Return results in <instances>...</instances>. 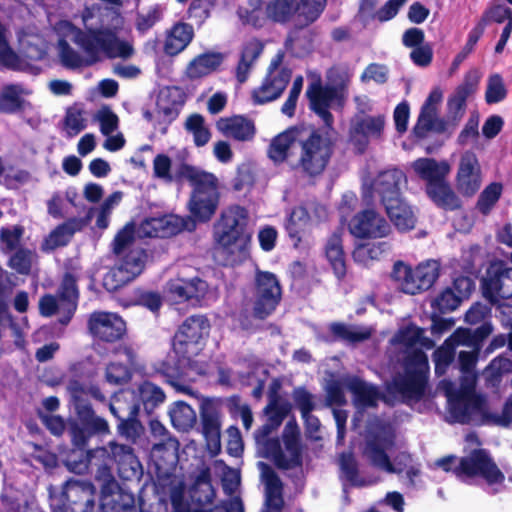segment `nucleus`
I'll return each mask as SVG.
<instances>
[{
	"label": "nucleus",
	"mask_w": 512,
	"mask_h": 512,
	"mask_svg": "<svg viewBox=\"0 0 512 512\" xmlns=\"http://www.w3.org/2000/svg\"><path fill=\"white\" fill-rule=\"evenodd\" d=\"M100 9L87 7L82 12V21L86 31L62 21L58 24V32L65 38L58 43V55L63 66L78 69L93 66L105 58H129L133 55V46L119 39L116 28L121 24L116 16L117 25L110 29L101 22V27L94 28L92 20L100 16Z\"/></svg>",
	"instance_id": "nucleus-1"
},
{
	"label": "nucleus",
	"mask_w": 512,
	"mask_h": 512,
	"mask_svg": "<svg viewBox=\"0 0 512 512\" xmlns=\"http://www.w3.org/2000/svg\"><path fill=\"white\" fill-rule=\"evenodd\" d=\"M476 362L477 351L460 352L459 364L463 373L461 387L457 388L447 380H443L439 386L447 398L449 412L457 422H466L472 413L480 411L484 405V399L474 391Z\"/></svg>",
	"instance_id": "nucleus-2"
},
{
	"label": "nucleus",
	"mask_w": 512,
	"mask_h": 512,
	"mask_svg": "<svg viewBox=\"0 0 512 512\" xmlns=\"http://www.w3.org/2000/svg\"><path fill=\"white\" fill-rule=\"evenodd\" d=\"M209 333V324L202 316L188 318L179 328L173 343V352L178 357L177 363L164 364L161 371L170 377L186 375V369H198L193 358L202 351Z\"/></svg>",
	"instance_id": "nucleus-3"
},
{
	"label": "nucleus",
	"mask_w": 512,
	"mask_h": 512,
	"mask_svg": "<svg viewBox=\"0 0 512 512\" xmlns=\"http://www.w3.org/2000/svg\"><path fill=\"white\" fill-rule=\"evenodd\" d=\"M193 187L188 210L195 221L207 222L216 213L220 202L221 185L218 178L194 166L183 164L177 172Z\"/></svg>",
	"instance_id": "nucleus-4"
},
{
	"label": "nucleus",
	"mask_w": 512,
	"mask_h": 512,
	"mask_svg": "<svg viewBox=\"0 0 512 512\" xmlns=\"http://www.w3.org/2000/svg\"><path fill=\"white\" fill-rule=\"evenodd\" d=\"M248 214L238 205L226 208L216 225L215 240L227 253L231 262L242 261L247 257L251 234L246 230Z\"/></svg>",
	"instance_id": "nucleus-5"
},
{
	"label": "nucleus",
	"mask_w": 512,
	"mask_h": 512,
	"mask_svg": "<svg viewBox=\"0 0 512 512\" xmlns=\"http://www.w3.org/2000/svg\"><path fill=\"white\" fill-rule=\"evenodd\" d=\"M467 455L462 457L457 466L456 475L459 477H482L489 485H500L505 476L498 468L489 453L478 448L480 442L475 434H468L465 439Z\"/></svg>",
	"instance_id": "nucleus-6"
},
{
	"label": "nucleus",
	"mask_w": 512,
	"mask_h": 512,
	"mask_svg": "<svg viewBox=\"0 0 512 512\" xmlns=\"http://www.w3.org/2000/svg\"><path fill=\"white\" fill-rule=\"evenodd\" d=\"M395 452L394 434L390 426H385L377 431L373 437L367 442L364 449V456L378 468L388 473H401L408 468L411 463V457L405 452H400L394 457L393 461L390 457Z\"/></svg>",
	"instance_id": "nucleus-7"
},
{
	"label": "nucleus",
	"mask_w": 512,
	"mask_h": 512,
	"mask_svg": "<svg viewBox=\"0 0 512 512\" xmlns=\"http://www.w3.org/2000/svg\"><path fill=\"white\" fill-rule=\"evenodd\" d=\"M439 272L440 264L436 260L420 263L414 269L403 262H396L392 278L401 291L415 295L431 288L439 277Z\"/></svg>",
	"instance_id": "nucleus-8"
},
{
	"label": "nucleus",
	"mask_w": 512,
	"mask_h": 512,
	"mask_svg": "<svg viewBox=\"0 0 512 512\" xmlns=\"http://www.w3.org/2000/svg\"><path fill=\"white\" fill-rule=\"evenodd\" d=\"M284 58V52L278 51L271 59L261 85L251 93L254 104L262 105L274 101L286 89L292 77V70L285 63Z\"/></svg>",
	"instance_id": "nucleus-9"
},
{
	"label": "nucleus",
	"mask_w": 512,
	"mask_h": 512,
	"mask_svg": "<svg viewBox=\"0 0 512 512\" xmlns=\"http://www.w3.org/2000/svg\"><path fill=\"white\" fill-rule=\"evenodd\" d=\"M115 255V265L103 277V286L108 291H115L133 281L143 272L148 261L147 253L141 248Z\"/></svg>",
	"instance_id": "nucleus-10"
},
{
	"label": "nucleus",
	"mask_w": 512,
	"mask_h": 512,
	"mask_svg": "<svg viewBox=\"0 0 512 512\" xmlns=\"http://www.w3.org/2000/svg\"><path fill=\"white\" fill-rule=\"evenodd\" d=\"M299 147V167L310 175L321 173L331 155L330 142L317 133H310L304 129Z\"/></svg>",
	"instance_id": "nucleus-11"
},
{
	"label": "nucleus",
	"mask_w": 512,
	"mask_h": 512,
	"mask_svg": "<svg viewBox=\"0 0 512 512\" xmlns=\"http://www.w3.org/2000/svg\"><path fill=\"white\" fill-rule=\"evenodd\" d=\"M281 287L277 277L267 271H257L255 276L254 313L259 318L268 316L279 303Z\"/></svg>",
	"instance_id": "nucleus-12"
},
{
	"label": "nucleus",
	"mask_w": 512,
	"mask_h": 512,
	"mask_svg": "<svg viewBox=\"0 0 512 512\" xmlns=\"http://www.w3.org/2000/svg\"><path fill=\"white\" fill-rule=\"evenodd\" d=\"M310 84L307 88L306 95L310 101V107L330 125L332 116L328 109L334 105H340L344 95L337 88L330 85L322 86L321 77L316 73L310 74Z\"/></svg>",
	"instance_id": "nucleus-13"
},
{
	"label": "nucleus",
	"mask_w": 512,
	"mask_h": 512,
	"mask_svg": "<svg viewBox=\"0 0 512 512\" xmlns=\"http://www.w3.org/2000/svg\"><path fill=\"white\" fill-rule=\"evenodd\" d=\"M406 179L402 171L398 169L386 170L378 174L371 182H364L365 197H372L376 193L383 205L401 198V188Z\"/></svg>",
	"instance_id": "nucleus-14"
},
{
	"label": "nucleus",
	"mask_w": 512,
	"mask_h": 512,
	"mask_svg": "<svg viewBox=\"0 0 512 512\" xmlns=\"http://www.w3.org/2000/svg\"><path fill=\"white\" fill-rule=\"evenodd\" d=\"M90 333L97 339L105 342L120 340L126 333L124 320L116 313L96 311L88 320Z\"/></svg>",
	"instance_id": "nucleus-15"
},
{
	"label": "nucleus",
	"mask_w": 512,
	"mask_h": 512,
	"mask_svg": "<svg viewBox=\"0 0 512 512\" xmlns=\"http://www.w3.org/2000/svg\"><path fill=\"white\" fill-rule=\"evenodd\" d=\"M349 231L357 238H383L391 233V227L378 212L367 209L351 219Z\"/></svg>",
	"instance_id": "nucleus-16"
},
{
	"label": "nucleus",
	"mask_w": 512,
	"mask_h": 512,
	"mask_svg": "<svg viewBox=\"0 0 512 512\" xmlns=\"http://www.w3.org/2000/svg\"><path fill=\"white\" fill-rule=\"evenodd\" d=\"M482 183L481 168L476 155L465 152L459 161L456 174L457 191L466 197H472Z\"/></svg>",
	"instance_id": "nucleus-17"
},
{
	"label": "nucleus",
	"mask_w": 512,
	"mask_h": 512,
	"mask_svg": "<svg viewBox=\"0 0 512 512\" xmlns=\"http://www.w3.org/2000/svg\"><path fill=\"white\" fill-rule=\"evenodd\" d=\"M427 356L420 350H415L408 363V371L412 375L406 380H395L393 390L397 391L402 397L418 396L423 390V377L428 371Z\"/></svg>",
	"instance_id": "nucleus-18"
},
{
	"label": "nucleus",
	"mask_w": 512,
	"mask_h": 512,
	"mask_svg": "<svg viewBox=\"0 0 512 512\" xmlns=\"http://www.w3.org/2000/svg\"><path fill=\"white\" fill-rule=\"evenodd\" d=\"M221 417L220 405L217 401H203L201 405L203 434L212 455H217L221 450Z\"/></svg>",
	"instance_id": "nucleus-19"
},
{
	"label": "nucleus",
	"mask_w": 512,
	"mask_h": 512,
	"mask_svg": "<svg viewBox=\"0 0 512 512\" xmlns=\"http://www.w3.org/2000/svg\"><path fill=\"white\" fill-rule=\"evenodd\" d=\"M478 83V75L475 72L468 73L465 76L463 83H461L449 97L447 102V122H444L447 131L455 128L463 117L466 99L475 91Z\"/></svg>",
	"instance_id": "nucleus-20"
},
{
	"label": "nucleus",
	"mask_w": 512,
	"mask_h": 512,
	"mask_svg": "<svg viewBox=\"0 0 512 512\" xmlns=\"http://www.w3.org/2000/svg\"><path fill=\"white\" fill-rule=\"evenodd\" d=\"M443 98V92L439 88L431 91L424 105L422 106L417 124L414 127V133L417 137H424L430 130L437 132H447L444 121L437 118L438 105Z\"/></svg>",
	"instance_id": "nucleus-21"
},
{
	"label": "nucleus",
	"mask_w": 512,
	"mask_h": 512,
	"mask_svg": "<svg viewBox=\"0 0 512 512\" xmlns=\"http://www.w3.org/2000/svg\"><path fill=\"white\" fill-rule=\"evenodd\" d=\"M284 449L272 453L274 463L283 469H289L301 464L299 447V429L293 422H288L283 432Z\"/></svg>",
	"instance_id": "nucleus-22"
},
{
	"label": "nucleus",
	"mask_w": 512,
	"mask_h": 512,
	"mask_svg": "<svg viewBox=\"0 0 512 512\" xmlns=\"http://www.w3.org/2000/svg\"><path fill=\"white\" fill-rule=\"evenodd\" d=\"M185 220L179 216L160 215L144 219L137 229L140 237H170L185 228Z\"/></svg>",
	"instance_id": "nucleus-23"
},
{
	"label": "nucleus",
	"mask_w": 512,
	"mask_h": 512,
	"mask_svg": "<svg viewBox=\"0 0 512 512\" xmlns=\"http://www.w3.org/2000/svg\"><path fill=\"white\" fill-rule=\"evenodd\" d=\"M384 127L385 118L381 115L356 118L350 129V140L362 150L370 140L381 137Z\"/></svg>",
	"instance_id": "nucleus-24"
},
{
	"label": "nucleus",
	"mask_w": 512,
	"mask_h": 512,
	"mask_svg": "<svg viewBox=\"0 0 512 512\" xmlns=\"http://www.w3.org/2000/svg\"><path fill=\"white\" fill-rule=\"evenodd\" d=\"M459 345L468 347L475 345V340L470 330L464 328L457 329L443 345L434 352L435 371L437 374L445 373L447 367L453 360L454 349Z\"/></svg>",
	"instance_id": "nucleus-25"
},
{
	"label": "nucleus",
	"mask_w": 512,
	"mask_h": 512,
	"mask_svg": "<svg viewBox=\"0 0 512 512\" xmlns=\"http://www.w3.org/2000/svg\"><path fill=\"white\" fill-rule=\"evenodd\" d=\"M18 43L21 53L31 60H40L47 53L46 36L34 25H28L18 32Z\"/></svg>",
	"instance_id": "nucleus-26"
},
{
	"label": "nucleus",
	"mask_w": 512,
	"mask_h": 512,
	"mask_svg": "<svg viewBox=\"0 0 512 512\" xmlns=\"http://www.w3.org/2000/svg\"><path fill=\"white\" fill-rule=\"evenodd\" d=\"M216 129L222 135L242 142L252 140L256 133L254 122L242 115L219 118Z\"/></svg>",
	"instance_id": "nucleus-27"
},
{
	"label": "nucleus",
	"mask_w": 512,
	"mask_h": 512,
	"mask_svg": "<svg viewBox=\"0 0 512 512\" xmlns=\"http://www.w3.org/2000/svg\"><path fill=\"white\" fill-rule=\"evenodd\" d=\"M225 55L221 52L209 51L195 56L185 68V76L189 80L205 78L218 71L223 64Z\"/></svg>",
	"instance_id": "nucleus-28"
},
{
	"label": "nucleus",
	"mask_w": 512,
	"mask_h": 512,
	"mask_svg": "<svg viewBox=\"0 0 512 512\" xmlns=\"http://www.w3.org/2000/svg\"><path fill=\"white\" fill-rule=\"evenodd\" d=\"M304 129L291 128L275 136L269 146L268 155L274 162L288 160L295 146L300 144Z\"/></svg>",
	"instance_id": "nucleus-29"
},
{
	"label": "nucleus",
	"mask_w": 512,
	"mask_h": 512,
	"mask_svg": "<svg viewBox=\"0 0 512 512\" xmlns=\"http://www.w3.org/2000/svg\"><path fill=\"white\" fill-rule=\"evenodd\" d=\"M166 291L173 301L181 302L202 297L207 291V284L197 277L189 280L177 277L168 282Z\"/></svg>",
	"instance_id": "nucleus-30"
},
{
	"label": "nucleus",
	"mask_w": 512,
	"mask_h": 512,
	"mask_svg": "<svg viewBox=\"0 0 512 512\" xmlns=\"http://www.w3.org/2000/svg\"><path fill=\"white\" fill-rule=\"evenodd\" d=\"M411 169L414 174L426 182V186L447 178L450 174L451 166L445 161H437L433 158H419L411 163Z\"/></svg>",
	"instance_id": "nucleus-31"
},
{
	"label": "nucleus",
	"mask_w": 512,
	"mask_h": 512,
	"mask_svg": "<svg viewBox=\"0 0 512 512\" xmlns=\"http://www.w3.org/2000/svg\"><path fill=\"white\" fill-rule=\"evenodd\" d=\"M194 37L193 27L187 23H176L165 33L163 51L168 56L183 52Z\"/></svg>",
	"instance_id": "nucleus-32"
},
{
	"label": "nucleus",
	"mask_w": 512,
	"mask_h": 512,
	"mask_svg": "<svg viewBox=\"0 0 512 512\" xmlns=\"http://www.w3.org/2000/svg\"><path fill=\"white\" fill-rule=\"evenodd\" d=\"M31 90L22 84H7L0 92V112L14 114L25 109Z\"/></svg>",
	"instance_id": "nucleus-33"
},
{
	"label": "nucleus",
	"mask_w": 512,
	"mask_h": 512,
	"mask_svg": "<svg viewBox=\"0 0 512 512\" xmlns=\"http://www.w3.org/2000/svg\"><path fill=\"white\" fill-rule=\"evenodd\" d=\"M120 358L117 361H111L105 371L106 381L111 384H122L130 378L129 365L134 363L135 353L127 347H121L117 350Z\"/></svg>",
	"instance_id": "nucleus-34"
},
{
	"label": "nucleus",
	"mask_w": 512,
	"mask_h": 512,
	"mask_svg": "<svg viewBox=\"0 0 512 512\" xmlns=\"http://www.w3.org/2000/svg\"><path fill=\"white\" fill-rule=\"evenodd\" d=\"M394 226L402 232L414 229L416 215L413 208L401 197L384 205Z\"/></svg>",
	"instance_id": "nucleus-35"
},
{
	"label": "nucleus",
	"mask_w": 512,
	"mask_h": 512,
	"mask_svg": "<svg viewBox=\"0 0 512 512\" xmlns=\"http://www.w3.org/2000/svg\"><path fill=\"white\" fill-rule=\"evenodd\" d=\"M345 386L354 396V404L358 409L374 407L381 398L376 388L359 378L350 377L345 380Z\"/></svg>",
	"instance_id": "nucleus-36"
},
{
	"label": "nucleus",
	"mask_w": 512,
	"mask_h": 512,
	"mask_svg": "<svg viewBox=\"0 0 512 512\" xmlns=\"http://www.w3.org/2000/svg\"><path fill=\"white\" fill-rule=\"evenodd\" d=\"M484 293L491 302H496L498 297L512 298V268H505L496 278L486 280Z\"/></svg>",
	"instance_id": "nucleus-37"
},
{
	"label": "nucleus",
	"mask_w": 512,
	"mask_h": 512,
	"mask_svg": "<svg viewBox=\"0 0 512 512\" xmlns=\"http://www.w3.org/2000/svg\"><path fill=\"white\" fill-rule=\"evenodd\" d=\"M264 49V45L257 39H252L245 43L241 59L236 69V78L240 83H244Z\"/></svg>",
	"instance_id": "nucleus-38"
},
{
	"label": "nucleus",
	"mask_w": 512,
	"mask_h": 512,
	"mask_svg": "<svg viewBox=\"0 0 512 512\" xmlns=\"http://www.w3.org/2000/svg\"><path fill=\"white\" fill-rule=\"evenodd\" d=\"M429 198L439 207L454 210L460 207V201L446 178L426 186Z\"/></svg>",
	"instance_id": "nucleus-39"
},
{
	"label": "nucleus",
	"mask_w": 512,
	"mask_h": 512,
	"mask_svg": "<svg viewBox=\"0 0 512 512\" xmlns=\"http://www.w3.org/2000/svg\"><path fill=\"white\" fill-rule=\"evenodd\" d=\"M259 469L266 487V503L277 511L283 503L281 481L267 464L259 463Z\"/></svg>",
	"instance_id": "nucleus-40"
},
{
	"label": "nucleus",
	"mask_w": 512,
	"mask_h": 512,
	"mask_svg": "<svg viewBox=\"0 0 512 512\" xmlns=\"http://www.w3.org/2000/svg\"><path fill=\"white\" fill-rule=\"evenodd\" d=\"M298 8V0H269L265 14L274 22L286 23L294 17L298 20Z\"/></svg>",
	"instance_id": "nucleus-41"
},
{
	"label": "nucleus",
	"mask_w": 512,
	"mask_h": 512,
	"mask_svg": "<svg viewBox=\"0 0 512 512\" xmlns=\"http://www.w3.org/2000/svg\"><path fill=\"white\" fill-rule=\"evenodd\" d=\"M185 102V95L178 87L163 88L157 98V107L167 116H174Z\"/></svg>",
	"instance_id": "nucleus-42"
},
{
	"label": "nucleus",
	"mask_w": 512,
	"mask_h": 512,
	"mask_svg": "<svg viewBox=\"0 0 512 512\" xmlns=\"http://www.w3.org/2000/svg\"><path fill=\"white\" fill-rule=\"evenodd\" d=\"M169 415L173 426L180 431H188L194 427L197 416L194 409L185 402L179 401L174 403Z\"/></svg>",
	"instance_id": "nucleus-43"
},
{
	"label": "nucleus",
	"mask_w": 512,
	"mask_h": 512,
	"mask_svg": "<svg viewBox=\"0 0 512 512\" xmlns=\"http://www.w3.org/2000/svg\"><path fill=\"white\" fill-rule=\"evenodd\" d=\"M325 254L335 275L341 278L346 273L345 254L340 235L333 234L327 241Z\"/></svg>",
	"instance_id": "nucleus-44"
},
{
	"label": "nucleus",
	"mask_w": 512,
	"mask_h": 512,
	"mask_svg": "<svg viewBox=\"0 0 512 512\" xmlns=\"http://www.w3.org/2000/svg\"><path fill=\"white\" fill-rule=\"evenodd\" d=\"M133 391H124L115 396L110 404V411L119 419H129L138 413L139 403L135 401Z\"/></svg>",
	"instance_id": "nucleus-45"
},
{
	"label": "nucleus",
	"mask_w": 512,
	"mask_h": 512,
	"mask_svg": "<svg viewBox=\"0 0 512 512\" xmlns=\"http://www.w3.org/2000/svg\"><path fill=\"white\" fill-rule=\"evenodd\" d=\"M86 111L80 104H74L66 110L63 131L68 137H74L86 128Z\"/></svg>",
	"instance_id": "nucleus-46"
},
{
	"label": "nucleus",
	"mask_w": 512,
	"mask_h": 512,
	"mask_svg": "<svg viewBox=\"0 0 512 512\" xmlns=\"http://www.w3.org/2000/svg\"><path fill=\"white\" fill-rule=\"evenodd\" d=\"M82 222L76 219L70 220L53 230L44 242L45 249H55L65 245L75 231L80 230Z\"/></svg>",
	"instance_id": "nucleus-47"
},
{
	"label": "nucleus",
	"mask_w": 512,
	"mask_h": 512,
	"mask_svg": "<svg viewBox=\"0 0 512 512\" xmlns=\"http://www.w3.org/2000/svg\"><path fill=\"white\" fill-rule=\"evenodd\" d=\"M185 129L192 134L197 147L205 146L211 139V132L200 114H192L185 121Z\"/></svg>",
	"instance_id": "nucleus-48"
},
{
	"label": "nucleus",
	"mask_w": 512,
	"mask_h": 512,
	"mask_svg": "<svg viewBox=\"0 0 512 512\" xmlns=\"http://www.w3.org/2000/svg\"><path fill=\"white\" fill-rule=\"evenodd\" d=\"M327 0H298V23L308 26L324 11Z\"/></svg>",
	"instance_id": "nucleus-49"
},
{
	"label": "nucleus",
	"mask_w": 512,
	"mask_h": 512,
	"mask_svg": "<svg viewBox=\"0 0 512 512\" xmlns=\"http://www.w3.org/2000/svg\"><path fill=\"white\" fill-rule=\"evenodd\" d=\"M0 63L14 70H25L28 65L9 47L6 40V29L0 24Z\"/></svg>",
	"instance_id": "nucleus-50"
},
{
	"label": "nucleus",
	"mask_w": 512,
	"mask_h": 512,
	"mask_svg": "<svg viewBox=\"0 0 512 512\" xmlns=\"http://www.w3.org/2000/svg\"><path fill=\"white\" fill-rule=\"evenodd\" d=\"M330 331L335 339H340L349 342H358L367 339L371 331L366 328L347 326L341 323H332Z\"/></svg>",
	"instance_id": "nucleus-51"
},
{
	"label": "nucleus",
	"mask_w": 512,
	"mask_h": 512,
	"mask_svg": "<svg viewBox=\"0 0 512 512\" xmlns=\"http://www.w3.org/2000/svg\"><path fill=\"white\" fill-rule=\"evenodd\" d=\"M311 221L309 214L304 207H296L292 210L286 223V229L289 235L299 240L300 233L303 232Z\"/></svg>",
	"instance_id": "nucleus-52"
},
{
	"label": "nucleus",
	"mask_w": 512,
	"mask_h": 512,
	"mask_svg": "<svg viewBox=\"0 0 512 512\" xmlns=\"http://www.w3.org/2000/svg\"><path fill=\"white\" fill-rule=\"evenodd\" d=\"M422 334L423 331L420 328L415 325H409L398 332L394 341L406 346H414L419 343L423 347L431 348L433 343L429 339L422 337Z\"/></svg>",
	"instance_id": "nucleus-53"
},
{
	"label": "nucleus",
	"mask_w": 512,
	"mask_h": 512,
	"mask_svg": "<svg viewBox=\"0 0 512 512\" xmlns=\"http://www.w3.org/2000/svg\"><path fill=\"white\" fill-rule=\"evenodd\" d=\"M138 394L146 409L154 408L165 400L164 392L151 382L142 383L138 387Z\"/></svg>",
	"instance_id": "nucleus-54"
},
{
	"label": "nucleus",
	"mask_w": 512,
	"mask_h": 512,
	"mask_svg": "<svg viewBox=\"0 0 512 512\" xmlns=\"http://www.w3.org/2000/svg\"><path fill=\"white\" fill-rule=\"evenodd\" d=\"M502 192V186L498 183L488 185L480 194L477 208L482 214H488L496 202L499 200Z\"/></svg>",
	"instance_id": "nucleus-55"
},
{
	"label": "nucleus",
	"mask_w": 512,
	"mask_h": 512,
	"mask_svg": "<svg viewBox=\"0 0 512 512\" xmlns=\"http://www.w3.org/2000/svg\"><path fill=\"white\" fill-rule=\"evenodd\" d=\"M288 412L289 405L287 402L273 400L266 408V414L270 423L263 428L269 432V430L278 427Z\"/></svg>",
	"instance_id": "nucleus-56"
},
{
	"label": "nucleus",
	"mask_w": 512,
	"mask_h": 512,
	"mask_svg": "<svg viewBox=\"0 0 512 512\" xmlns=\"http://www.w3.org/2000/svg\"><path fill=\"white\" fill-rule=\"evenodd\" d=\"M506 94L507 91L502 77L499 74L491 75L487 82L486 102L489 104L500 102L506 97Z\"/></svg>",
	"instance_id": "nucleus-57"
},
{
	"label": "nucleus",
	"mask_w": 512,
	"mask_h": 512,
	"mask_svg": "<svg viewBox=\"0 0 512 512\" xmlns=\"http://www.w3.org/2000/svg\"><path fill=\"white\" fill-rule=\"evenodd\" d=\"M153 176L164 182L171 183L175 180L172 174V160L166 154H158L153 160Z\"/></svg>",
	"instance_id": "nucleus-58"
},
{
	"label": "nucleus",
	"mask_w": 512,
	"mask_h": 512,
	"mask_svg": "<svg viewBox=\"0 0 512 512\" xmlns=\"http://www.w3.org/2000/svg\"><path fill=\"white\" fill-rule=\"evenodd\" d=\"M384 246L385 243L359 245L353 252V258L355 261L366 265L370 260L377 259L383 253Z\"/></svg>",
	"instance_id": "nucleus-59"
},
{
	"label": "nucleus",
	"mask_w": 512,
	"mask_h": 512,
	"mask_svg": "<svg viewBox=\"0 0 512 512\" xmlns=\"http://www.w3.org/2000/svg\"><path fill=\"white\" fill-rule=\"evenodd\" d=\"M134 240V225L127 224L115 236L113 242V252L115 254H123L133 249L131 247Z\"/></svg>",
	"instance_id": "nucleus-60"
},
{
	"label": "nucleus",
	"mask_w": 512,
	"mask_h": 512,
	"mask_svg": "<svg viewBox=\"0 0 512 512\" xmlns=\"http://www.w3.org/2000/svg\"><path fill=\"white\" fill-rule=\"evenodd\" d=\"M162 18V9L155 5L150 7L146 12L140 13L136 19V28L139 32L145 33L151 29Z\"/></svg>",
	"instance_id": "nucleus-61"
},
{
	"label": "nucleus",
	"mask_w": 512,
	"mask_h": 512,
	"mask_svg": "<svg viewBox=\"0 0 512 512\" xmlns=\"http://www.w3.org/2000/svg\"><path fill=\"white\" fill-rule=\"evenodd\" d=\"M95 120L100 124V131L108 136L118 128L119 119L108 107L101 108L95 115Z\"/></svg>",
	"instance_id": "nucleus-62"
},
{
	"label": "nucleus",
	"mask_w": 512,
	"mask_h": 512,
	"mask_svg": "<svg viewBox=\"0 0 512 512\" xmlns=\"http://www.w3.org/2000/svg\"><path fill=\"white\" fill-rule=\"evenodd\" d=\"M461 303L459 296H456L455 291L452 289H445L441 292L432 302L433 307L439 312H449L455 310Z\"/></svg>",
	"instance_id": "nucleus-63"
},
{
	"label": "nucleus",
	"mask_w": 512,
	"mask_h": 512,
	"mask_svg": "<svg viewBox=\"0 0 512 512\" xmlns=\"http://www.w3.org/2000/svg\"><path fill=\"white\" fill-rule=\"evenodd\" d=\"M34 257L31 251L20 250L11 257L10 266L19 273L27 274L30 271Z\"/></svg>",
	"instance_id": "nucleus-64"
}]
</instances>
